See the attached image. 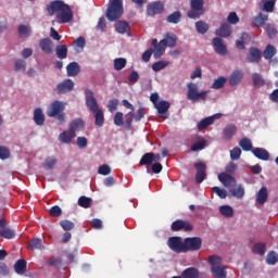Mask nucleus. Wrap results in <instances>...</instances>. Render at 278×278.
Instances as JSON below:
<instances>
[{"instance_id":"nucleus-15","label":"nucleus","mask_w":278,"mask_h":278,"mask_svg":"<svg viewBox=\"0 0 278 278\" xmlns=\"http://www.w3.org/2000/svg\"><path fill=\"white\" fill-rule=\"evenodd\" d=\"M164 12V3L162 1H154L147 7L148 16H155V14H162Z\"/></svg>"},{"instance_id":"nucleus-14","label":"nucleus","mask_w":278,"mask_h":278,"mask_svg":"<svg viewBox=\"0 0 278 278\" xmlns=\"http://www.w3.org/2000/svg\"><path fill=\"white\" fill-rule=\"evenodd\" d=\"M73 88H75V83L71 80V78H67L56 85L58 94H66V92H71Z\"/></svg>"},{"instance_id":"nucleus-49","label":"nucleus","mask_w":278,"mask_h":278,"mask_svg":"<svg viewBox=\"0 0 278 278\" xmlns=\"http://www.w3.org/2000/svg\"><path fill=\"white\" fill-rule=\"evenodd\" d=\"M219 213L222 216H225V218H231L233 216V208L229 205H223L219 207Z\"/></svg>"},{"instance_id":"nucleus-24","label":"nucleus","mask_w":278,"mask_h":278,"mask_svg":"<svg viewBox=\"0 0 278 278\" xmlns=\"http://www.w3.org/2000/svg\"><path fill=\"white\" fill-rule=\"evenodd\" d=\"M155 108L161 116V118H166L164 114L168 112L170 109V103L168 101H160L159 103L155 104Z\"/></svg>"},{"instance_id":"nucleus-5","label":"nucleus","mask_w":278,"mask_h":278,"mask_svg":"<svg viewBox=\"0 0 278 278\" xmlns=\"http://www.w3.org/2000/svg\"><path fill=\"white\" fill-rule=\"evenodd\" d=\"M208 264H211V273L216 278H227V270L223 265V258L218 255H211L208 257Z\"/></svg>"},{"instance_id":"nucleus-55","label":"nucleus","mask_w":278,"mask_h":278,"mask_svg":"<svg viewBox=\"0 0 278 278\" xmlns=\"http://www.w3.org/2000/svg\"><path fill=\"white\" fill-rule=\"evenodd\" d=\"M60 226L64 231H72V229H75V224L68 219L61 220Z\"/></svg>"},{"instance_id":"nucleus-29","label":"nucleus","mask_w":278,"mask_h":278,"mask_svg":"<svg viewBox=\"0 0 278 278\" xmlns=\"http://www.w3.org/2000/svg\"><path fill=\"white\" fill-rule=\"evenodd\" d=\"M28 248L31 251H42V249H45V243H42V239L40 238H33L28 243Z\"/></svg>"},{"instance_id":"nucleus-13","label":"nucleus","mask_w":278,"mask_h":278,"mask_svg":"<svg viewBox=\"0 0 278 278\" xmlns=\"http://www.w3.org/2000/svg\"><path fill=\"white\" fill-rule=\"evenodd\" d=\"M262 60V50L256 47H251L247 55V62L249 64H257Z\"/></svg>"},{"instance_id":"nucleus-39","label":"nucleus","mask_w":278,"mask_h":278,"mask_svg":"<svg viewBox=\"0 0 278 278\" xmlns=\"http://www.w3.org/2000/svg\"><path fill=\"white\" fill-rule=\"evenodd\" d=\"M153 152L143 154L139 162L140 166H151V164H153Z\"/></svg>"},{"instance_id":"nucleus-3","label":"nucleus","mask_w":278,"mask_h":278,"mask_svg":"<svg viewBox=\"0 0 278 278\" xmlns=\"http://www.w3.org/2000/svg\"><path fill=\"white\" fill-rule=\"evenodd\" d=\"M123 0H110L105 16L108 21L114 23V21H118L123 16Z\"/></svg>"},{"instance_id":"nucleus-18","label":"nucleus","mask_w":278,"mask_h":278,"mask_svg":"<svg viewBox=\"0 0 278 278\" xmlns=\"http://www.w3.org/2000/svg\"><path fill=\"white\" fill-rule=\"evenodd\" d=\"M39 47L46 55H51L53 53V41L50 38H42L39 40Z\"/></svg>"},{"instance_id":"nucleus-40","label":"nucleus","mask_w":278,"mask_h":278,"mask_svg":"<svg viewBox=\"0 0 278 278\" xmlns=\"http://www.w3.org/2000/svg\"><path fill=\"white\" fill-rule=\"evenodd\" d=\"M195 29L198 34H202V35L207 34V31H210V24L203 21H198L195 23Z\"/></svg>"},{"instance_id":"nucleus-27","label":"nucleus","mask_w":278,"mask_h":278,"mask_svg":"<svg viewBox=\"0 0 278 278\" xmlns=\"http://www.w3.org/2000/svg\"><path fill=\"white\" fill-rule=\"evenodd\" d=\"M66 71H67V76L68 77H77V75H79V63L77 62H72L66 66Z\"/></svg>"},{"instance_id":"nucleus-56","label":"nucleus","mask_w":278,"mask_h":278,"mask_svg":"<svg viewBox=\"0 0 278 278\" xmlns=\"http://www.w3.org/2000/svg\"><path fill=\"white\" fill-rule=\"evenodd\" d=\"M17 33L20 34V36L27 38V36L31 34V28L27 25H20L17 28Z\"/></svg>"},{"instance_id":"nucleus-58","label":"nucleus","mask_w":278,"mask_h":278,"mask_svg":"<svg viewBox=\"0 0 278 278\" xmlns=\"http://www.w3.org/2000/svg\"><path fill=\"white\" fill-rule=\"evenodd\" d=\"M10 149H8L5 146H0V160H10Z\"/></svg>"},{"instance_id":"nucleus-41","label":"nucleus","mask_w":278,"mask_h":278,"mask_svg":"<svg viewBox=\"0 0 278 278\" xmlns=\"http://www.w3.org/2000/svg\"><path fill=\"white\" fill-rule=\"evenodd\" d=\"M34 121L36 125H45V114L42 113V109H35Z\"/></svg>"},{"instance_id":"nucleus-63","label":"nucleus","mask_w":278,"mask_h":278,"mask_svg":"<svg viewBox=\"0 0 278 278\" xmlns=\"http://www.w3.org/2000/svg\"><path fill=\"white\" fill-rule=\"evenodd\" d=\"M131 123H134V113L128 112L126 115V121H125V128L128 131L131 130Z\"/></svg>"},{"instance_id":"nucleus-9","label":"nucleus","mask_w":278,"mask_h":278,"mask_svg":"<svg viewBox=\"0 0 278 278\" xmlns=\"http://www.w3.org/2000/svg\"><path fill=\"white\" fill-rule=\"evenodd\" d=\"M194 168L197 169L195 174V184H203L206 177L205 170H207V165L204 162L198 161L194 163Z\"/></svg>"},{"instance_id":"nucleus-7","label":"nucleus","mask_w":278,"mask_h":278,"mask_svg":"<svg viewBox=\"0 0 278 278\" xmlns=\"http://www.w3.org/2000/svg\"><path fill=\"white\" fill-rule=\"evenodd\" d=\"M203 244L201 237H187L185 238V253L190 251H199Z\"/></svg>"},{"instance_id":"nucleus-4","label":"nucleus","mask_w":278,"mask_h":278,"mask_svg":"<svg viewBox=\"0 0 278 278\" xmlns=\"http://www.w3.org/2000/svg\"><path fill=\"white\" fill-rule=\"evenodd\" d=\"M187 88V99L192 103H197L199 101H207V94L210 91H199V85L194 83H188Z\"/></svg>"},{"instance_id":"nucleus-12","label":"nucleus","mask_w":278,"mask_h":278,"mask_svg":"<svg viewBox=\"0 0 278 278\" xmlns=\"http://www.w3.org/2000/svg\"><path fill=\"white\" fill-rule=\"evenodd\" d=\"M152 47H154L153 55L155 60H160V58H162V55H164V52L166 51V40L163 39L160 42H157V39H153Z\"/></svg>"},{"instance_id":"nucleus-10","label":"nucleus","mask_w":278,"mask_h":278,"mask_svg":"<svg viewBox=\"0 0 278 278\" xmlns=\"http://www.w3.org/2000/svg\"><path fill=\"white\" fill-rule=\"evenodd\" d=\"M170 229L172 231H192V229H194V226L184 219H177L172 223Z\"/></svg>"},{"instance_id":"nucleus-51","label":"nucleus","mask_w":278,"mask_h":278,"mask_svg":"<svg viewBox=\"0 0 278 278\" xmlns=\"http://www.w3.org/2000/svg\"><path fill=\"white\" fill-rule=\"evenodd\" d=\"M278 262V254L275 251H271L267 254L266 257V264H268L269 266H275V264H277Z\"/></svg>"},{"instance_id":"nucleus-26","label":"nucleus","mask_w":278,"mask_h":278,"mask_svg":"<svg viewBox=\"0 0 278 278\" xmlns=\"http://www.w3.org/2000/svg\"><path fill=\"white\" fill-rule=\"evenodd\" d=\"M84 127H86V123H84L81 118H76L71 122L68 129L75 134L76 131H81Z\"/></svg>"},{"instance_id":"nucleus-61","label":"nucleus","mask_w":278,"mask_h":278,"mask_svg":"<svg viewBox=\"0 0 278 278\" xmlns=\"http://www.w3.org/2000/svg\"><path fill=\"white\" fill-rule=\"evenodd\" d=\"M212 191L219 197V199H227V190L220 189L219 187H213Z\"/></svg>"},{"instance_id":"nucleus-45","label":"nucleus","mask_w":278,"mask_h":278,"mask_svg":"<svg viewBox=\"0 0 278 278\" xmlns=\"http://www.w3.org/2000/svg\"><path fill=\"white\" fill-rule=\"evenodd\" d=\"M225 84H227V78L220 76L214 80L211 88H213V90H220V88H225Z\"/></svg>"},{"instance_id":"nucleus-23","label":"nucleus","mask_w":278,"mask_h":278,"mask_svg":"<svg viewBox=\"0 0 278 278\" xmlns=\"http://www.w3.org/2000/svg\"><path fill=\"white\" fill-rule=\"evenodd\" d=\"M215 34L219 38H229V36H231V25L223 23Z\"/></svg>"},{"instance_id":"nucleus-64","label":"nucleus","mask_w":278,"mask_h":278,"mask_svg":"<svg viewBox=\"0 0 278 278\" xmlns=\"http://www.w3.org/2000/svg\"><path fill=\"white\" fill-rule=\"evenodd\" d=\"M240 155H242V150L236 147L230 151V159L231 160H240Z\"/></svg>"},{"instance_id":"nucleus-25","label":"nucleus","mask_w":278,"mask_h":278,"mask_svg":"<svg viewBox=\"0 0 278 278\" xmlns=\"http://www.w3.org/2000/svg\"><path fill=\"white\" fill-rule=\"evenodd\" d=\"M236 134H238V127H236L233 124H229L224 128L225 140H231Z\"/></svg>"},{"instance_id":"nucleus-8","label":"nucleus","mask_w":278,"mask_h":278,"mask_svg":"<svg viewBox=\"0 0 278 278\" xmlns=\"http://www.w3.org/2000/svg\"><path fill=\"white\" fill-rule=\"evenodd\" d=\"M167 247L170 251H174V253H185V241L181 240V237H169Z\"/></svg>"},{"instance_id":"nucleus-47","label":"nucleus","mask_w":278,"mask_h":278,"mask_svg":"<svg viewBox=\"0 0 278 278\" xmlns=\"http://www.w3.org/2000/svg\"><path fill=\"white\" fill-rule=\"evenodd\" d=\"M265 31H266L268 38H270V40H273L274 38H277L278 30L274 24H267L265 26Z\"/></svg>"},{"instance_id":"nucleus-19","label":"nucleus","mask_w":278,"mask_h":278,"mask_svg":"<svg viewBox=\"0 0 278 278\" xmlns=\"http://www.w3.org/2000/svg\"><path fill=\"white\" fill-rule=\"evenodd\" d=\"M243 77L244 72H242L241 70H235L228 77V83L230 86H238L239 84H241Z\"/></svg>"},{"instance_id":"nucleus-36","label":"nucleus","mask_w":278,"mask_h":278,"mask_svg":"<svg viewBox=\"0 0 278 278\" xmlns=\"http://www.w3.org/2000/svg\"><path fill=\"white\" fill-rule=\"evenodd\" d=\"M14 270L17 275H23V273L27 270V261L23 258L16 261V263L14 264Z\"/></svg>"},{"instance_id":"nucleus-35","label":"nucleus","mask_w":278,"mask_h":278,"mask_svg":"<svg viewBox=\"0 0 278 278\" xmlns=\"http://www.w3.org/2000/svg\"><path fill=\"white\" fill-rule=\"evenodd\" d=\"M199 275V269L195 267H188L181 273L182 278H198Z\"/></svg>"},{"instance_id":"nucleus-44","label":"nucleus","mask_w":278,"mask_h":278,"mask_svg":"<svg viewBox=\"0 0 278 278\" xmlns=\"http://www.w3.org/2000/svg\"><path fill=\"white\" fill-rule=\"evenodd\" d=\"M74 49L75 51H77V53H81V51H84L85 47H86V38L84 37H78L75 41H74Z\"/></svg>"},{"instance_id":"nucleus-43","label":"nucleus","mask_w":278,"mask_h":278,"mask_svg":"<svg viewBox=\"0 0 278 278\" xmlns=\"http://www.w3.org/2000/svg\"><path fill=\"white\" fill-rule=\"evenodd\" d=\"M167 23H172L177 25V23L181 22V11H175L174 13L169 14L166 18Z\"/></svg>"},{"instance_id":"nucleus-16","label":"nucleus","mask_w":278,"mask_h":278,"mask_svg":"<svg viewBox=\"0 0 278 278\" xmlns=\"http://www.w3.org/2000/svg\"><path fill=\"white\" fill-rule=\"evenodd\" d=\"M213 42V49L217 55H227V46L225 42H223V39L220 37H215L212 40Z\"/></svg>"},{"instance_id":"nucleus-46","label":"nucleus","mask_w":278,"mask_h":278,"mask_svg":"<svg viewBox=\"0 0 278 278\" xmlns=\"http://www.w3.org/2000/svg\"><path fill=\"white\" fill-rule=\"evenodd\" d=\"M55 164H58V159L54 156H49L43 162V168H46V170H52V168L55 167Z\"/></svg>"},{"instance_id":"nucleus-32","label":"nucleus","mask_w":278,"mask_h":278,"mask_svg":"<svg viewBox=\"0 0 278 278\" xmlns=\"http://www.w3.org/2000/svg\"><path fill=\"white\" fill-rule=\"evenodd\" d=\"M277 55V48L273 45H267L265 50L263 51V58L266 60H273Z\"/></svg>"},{"instance_id":"nucleus-22","label":"nucleus","mask_w":278,"mask_h":278,"mask_svg":"<svg viewBox=\"0 0 278 278\" xmlns=\"http://www.w3.org/2000/svg\"><path fill=\"white\" fill-rule=\"evenodd\" d=\"M252 153L257 157V160H262L263 162H268L270 160V153H268L264 148H254Z\"/></svg>"},{"instance_id":"nucleus-1","label":"nucleus","mask_w":278,"mask_h":278,"mask_svg":"<svg viewBox=\"0 0 278 278\" xmlns=\"http://www.w3.org/2000/svg\"><path fill=\"white\" fill-rule=\"evenodd\" d=\"M46 10L48 12V16H53V14H56L58 23L64 24L73 21V10L62 0H54L50 2Z\"/></svg>"},{"instance_id":"nucleus-34","label":"nucleus","mask_w":278,"mask_h":278,"mask_svg":"<svg viewBox=\"0 0 278 278\" xmlns=\"http://www.w3.org/2000/svg\"><path fill=\"white\" fill-rule=\"evenodd\" d=\"M55 53L59 60H66L68 58V48L66 45H59L56 46Z\"/></svg>"},{"instance_id":"nucleus-20","label":"nucleus","mask_w":278,"mask_h":278,"mask_svg":"<svg viewBox=\"0 0 278 278\" xmlns=\"http://www.w3.org/2000/svg\"><path fill=\"white\" fill-rule=\"evenodd\" d=\"M220 116L222 114H215L213 116L203 118L198 123V129L200 131H203V129H207V127H210V125H214V121H216V118H220Z\"/></svg>"},{"instance_id":"nucleus-21","label":"nucleus","mask_w":278,"mask_h":278,"mask_svg":"<svg viewBox=\"0 0 278 278\" xmlns=\"http://www.w3.org/2000/svg\"><path fill=\"white\" fill-rule=\"evenodd\" d=\"M77 134L73 132L70 128L68 130H64L63 132L60 134L59 140L63 144H71L73 142V138H76Z\"/></svg>"},{"instance_id":"nucleus-42","label":"nucleus","mask_w":278,"mask_h":278,"mask_svg":"<svg viewBox=\"0 0 278 278\" xmlns=\"http://www.w3.org/2000/svg\"><path fill=\"white\" fill-rule=\"evenodd\" d=\"M231 197L236 199H243L244 198V186L238 185L235 189L230 190Z\"/></svg>"},{"instance_id":"nucleus-11","label":"nucleus","mask_w":278,"mask_h":278,"mask_svg":"<svg viewBox=\"0 0 278 278\" xmlns=\"http://www.w3.org/2000/svg\"><path fill=\"white\" fill-rule=\"evenodd\" d=\"M64 103L61 101H54L50 104V106L47 110V116H49L50 118H55V116H58V114H62V112H64Z\"/></svg>"},{"instance_id":"nucleus-62","label":"nucleus","mask_w":278,"mask_h":278,"mask_svg":"<svg viewBox=\"0 0 278 278\" xmlns=\"http://www.w3.org/2000/svg\"><path fill=\"white\" fill-rule=\"evenodd\" d=\"M110 173H112V168H110V165H108V164L101 165L98 168V174L99 175L108 176V175H110Z\"/></svg>"},{"instance_id":"nucleus-2","label":"nucleus","mask_w":278,"mask_h":278,"mask_svg":"<svg viewBox=\"0 0 278 278\" xmlns=\"http://www.w3.org/2000/svg\"><path fill=\"white\" fill-rule=\"evenodd\" d=\"M85 101L90 112H92V114H96L94 125L97 127H103L105 123V116L103 115V110L99 109V102H97V98H94V93L92 92V90H85Z\"/></svg>"},{"instance_id":"nucleus-57","label":"nucleus","mask_w":278,"mask_h":278,"mask_svg":"<svg viewBox=\"0 0 278 278\" xmlns=\"http://www.w3.org/2000/svg\"><path fill=\"white\" fill-rule=\"evenodd\" d=\"M165 66H168V62L159 61L153 63L152 71H154V73H159V71H164Z\"/></svg>"},{"instance_id":"nucleus-28","label":"nucleus","mask_w":278,"mask_h":278,"mask_svg":"<svg viewBox=\"0 0 278 278\" xmlns=\"http://www.w3.org/2000/svg\"><path fill=\"white\" fill-rule=\"evenodd\" d=\"M266 21H268V15L264 13H258L252 21L255 27H264L266 25Z\"/></svg>"},{"instance_id":"nucleus-59","label":"nucleus","mask_w":278,"mask_h":278,"mask_svg":"<svg viewBox=\"0 0 278 278\" xmlns=\"http://www.w3.org/2000/svg\"><path fill=\"white\" fill-rule=\"evenodd\" d=\"M50 216L52 218H58L62 216V208L59 205H54L50 208Z\"/></svg>"},{"instance_id":"nucleus-54","label":"nucleus","mask_w":278,"mask_h":278,"mask_svg":"<svg viewBox=\"0 0 278 278\" xmlns=\"http://www.w3.org/2000/svg\"><path fill=\"white\" fill-rule=\"evenodd\" d=\"M253 252L257 253V255H265L266 254V244L258 242L254 244Z\"/></svg>"},{"instance_id":"nucleus-60","label":"nucleus","mask_w":278,"mask_h":278,"mask_svg":"<svg viewBox=\"0 0 278 278\" xmlns=\"http://www.w3.org/2000/svg\"><path fill=\"white\" fill-rule=\"evenodd\" d=\"M237 168H238V165L236 163L229 162L226 165L225 170H226L227 175H235Z\"/></svg>"},{"instance_id":"nucleus-50","label":"nucleus","mask_w":278,"mask_h":278,"mask_svg":"<svg viewBox=\"0 0 278 278\" xmlns=\"http://www.w3.org/2000/svg\"><path fill=\"white\" fill-rule=\"evenodd\" d=\"M78 205H79V207H84L85 210H88V207H90V205H92V199L81 195L78 199Z\"/></svg>"},{"instance_id":"nucleus-38","label":"nucleus","mask_w":278,"mask_h":278,"mask_svg":"<svg viewBox=\"0 0 278 278\" xmlns=\"http://www.w3.org/2000/svg\"><path fill=\"white\" fill-rule=\"evenodd\" d=\"M16 237V232L11 228H2L0 229V238H4L5 240H12V238Z\"/></svg>"},{"instance_id":"nucleus-33","label":"nucleus","mask_w":278,"mask_h":278,"mask_svg":"<svg viewBox=\"0 0 278 278\" xmlns=\"http://www.w3.org/2000/svg\"><path fill=\"white\" fill-rule=\"evenodd\" d=\"M252 81H253L254 88H262V86H266V80L260 73L252 74Z\"/></svg>"},{"instance_id":"nucleus-6","label":"nucleus","mask_w":278,"mask_h":278,"mask_svg":"<svg viewBox=\"0 0 278 278\" xmlns=\"http://www.w3.org/2000/svg\"><path fill=\"white\" fill-rule=\"evenodd\" d=\"M205 2L203 0H190V10L187 12L188 18L197 21L205 14Z\"/></svg>"},{"instance_id":"nucleus-37","label":"nucleus","mask_w":278,"mask_h":278,"mask_svg":"<svg viewBox=\"0 0 278 278\" xmlns=\"http://www.w3.org/2000/svg\"><path fill=\"white\" fill-rule=\"evenodd\" d=\"M129 29V23L125 21H118L115 23V30L117 31V34H127Z\"/></svg>"},{"instance_id":"nucleus-53","label":"nucleus","mask_w":278,"mask_h":278,"mask_svg":"<svg viewBox=\"0 0 278 278\" xmlns=\"http://www.w3.org/2000/svg\"><path fill=\"white\" fill-rule=\"evenodd\" d=\"M163 40L166 41L167 47L173 48V47L177 46V36H175V34H172V35L167 34L165 36V39H163Z\"/></svg>"},{"instance_id":"nucleus-31","label":"nucleus","mask_w":278,"mask_h":278,"mask_svg":"<svg viewBox=\"0 0 278 278\" xmlns=\"http://www.w3.org/2000/svg\"><path fill=\"white\" fill-rule=\"evenodd\" d=\"M266 201H268V189L266 187H262L256 195V202L260 205H264Z\"/></svg>"},{"instance_id":"nucleus-52","label":"nucleus","mask_w":278,"mask_h":278,"mask_svg":"<svg viewBox=\"0 0 278 278\" xmlns=\"http://www.w3.org/2000/svg\"><path fill=\"white\" fill-rule=\"evenodd\" d=\"M239 147L244 151H251V149H253V143L251 142V139L242 138L239 142Z\"/></svg>"},{"instance_id":"nucleus-30","label":"nucleus","mask_w":278,"mask_h":278,"mask_svg":"<svg viewBox=\"0 0 278 278\" xmlns=\"http://www.w3.org/2000/svg\"><path fill=\"white\" fill-rule=\"evenodd\" d=\"M275 0H262L260 7L263 12H275Z\"/></svg>"},{"instance_id":"nucleus-17","label":"nucleus","mask_w":278,"mask_h":278,"mask_svg":"<svg viewBox=\"0 0 278 278\" xmlns=\"http://www.w3.org/2000/svg\"><path fill=\"white\" fill-rule=\"evenodd\" d=\"M218 179L225 188H235L237 181L236 177H233L231 174L222 173L218 175Z\"/></svg>"},{"instance_id":"nucleus-48","label":"nucleus","mask_w":278,"mask_h":278,"mask_svg":"<svg viewBox=\"0 0 278 278\" xmlns=\"http://www.w3.org/2000/svg\"><path fill=\"white\" fill-rule=\"evenodd\" d=\"M113 62L114 71H123L127 66V59L125 58H117Z\"/></svg>"}]
</instances>
